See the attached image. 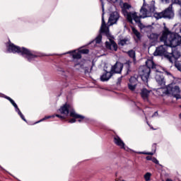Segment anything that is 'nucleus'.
I'll return each instance as SVG.
<instances>
[{
	"mask_svg": "<svg viewBox=\"0 0 181 181\" xmlns=\"http://www.w3.org/2000/svg\"><path fill=\"white\" fill-rule=\"evenodd\" d=\"M162 1V2H163L164 4H169V1H170V0H161Z\"/></svg>",
	"mask_w": 181,
	"mask_h": 181,
	"instance_id": "obj_43",
	"label": "nucleus"
},
{
	"mask_svg": "<svg viewBox=\"0 0 181 181\" xmlns=\"http://www.w3.org/2000/svg\"><path fill=\"white\" fill-rule=\"evenodd\" d=\"M122 81V76H120L117 78V86H119Z\"/></svg>",
	"mask_w": 181,
	"mask_h": 181,
	"instance_id": "obj_36",
	"label": "nucleus"
},
{
	"mask_svg": "<svg viewBox=\"0 0 181 181\" xmlns=\"http://www.w3.org/2000/svg\"><path fill=\"white\" fill-rule=\"evenodd\" d=\"M152 148H153V152L142 151V152H139V155H150L151 156H152V155H154L155 152H156V144H153L152 146Z\"/></svg>",
	"mask_w": 181,
	"mask_h": 181,
	"instance_id": "obj_21",
	"label": "nucleus"
},
{
	"mask_svg": "<svg viewBox=\"0 0 181 181\" xmlns=\"http://www.w3.org/2000/svg\"><path fill=\"white\" fill-rule=\"evenodd\" d=\"M172 33H173L169 30V28H168L166 26H164L162 35L160 37V41L163 42L164 45H168L169 42V37L170 36V35H172Z\"/></svg>",
	"mask_w": 181,
	"mask_h": 181,
	"instance_id": "obj_7",
	"label": "nucleus"
},
{
	"mask_svg": "<svg viewBox=\"0 0 181 181\" xmlns=\"http://www.w3.org/2000/svg\"><path fill=\"white\" fill-rule=\"evenodd\" d=\"M50 118H54V116H45L44 118H42V119H40V121H38V122H37V124L39 123V122H42V121H45V120H46V119H50Z\"/></svg>",
	"mask_w": 181,
	"mask_h": 181,
	"instance_id": "obj_30",
	"label": "nucleus"
},
{
	"mask_svg": "<svg viewBox=\"0 0 181 181\" xmlns=\"http://www.w3.org/2000/svg\"><path fill=\"white\" fill-rule=\"evenodd\" d=\"M102 11H103V13H102V22H103V18L104 19V14L105 13L104 12V4L102 2Z\"/></svg>",
	"mask_w": 181,
	"mask_h": 181,
	"instance_id": "obj_37",
	"label": "nucleus"
},
{
	"mask_svg": "<svg viewBox=\"0 0 181 181\" xmlns=\"http://www.w3.org/2000/svg\"><path fill=\"white\" fill-rule=\"evenodd\" d=\"M55 117H57V118H60V119H62V121L66 119V117L64 116H62V115H55Z\"/></svg>",
	"mask_w": 181,
	"mask_h": 181,
	"instance_id": "obj_35",
	"label": "nucleus"
},
{
	"mask_svg": "<svg viewBox=\"0 0 181 181\" xmlns=\"http://www.w3.org/2000/svg\"><path fill=\"white\" fill-rule=\"evenodd\" d=\"M136 86H138V78L134 76H132L129 78V82L128 83L129 90H130V91H135Z\"/></svg>",
	"mask_w": 181,
	"mask_h": 181,
	"instance_id": "obj_10",
	"label": "nucleus"
},
{
	"mask_svg": "<svg viewBox=\"0 0 181 181\" xmlns=\"http://www.w3.org/2000/svg\"><path fill=\"white\" fill-rule=\"evenodd\" d=\"M154 18L156 21L159 19H173L175 18V10H173V4H170L168 8L159 13H154Z\"/></svg>",
	"mask_w": 181,
	"mask_h": 181,
	"instance_id": "obj_4",
	"label": "nucleus"
},
{
	"mask_svg": "<svg viewBox=\"0 0 181 181\" xmlns=\"http://www.w3.org/2000/svg\"><path fill=\"white\" fill-rule=\"evenodd\" d=\"M132 33L136 36V37L138 39V40H141V33L135 28V27L132 28Z\"/></svg>",
	"mask_w": 181,
	"mask_h": 181,
	"instance_id": "obj_25",
	"label": "nucleus"
},
{
	"mask_svg": "<svg viewBox=\"0 0 181 181\" xmlns=\"http://www.w3.org/2000/svg\"><path fill=\"white\" fill-rule=\"evenodd\" d=\"M131 7V4H129L128 3H124L123 4L122 13H124V16L126 15L127 18L128 17V13H129L127 9H129Z\"/></svg>",
	"mask_w": 181,
	"mask_h": 181,
	"instance_id": "obj_19",
	"label": "nucleus"
},
{
	"mask_svg": "<svg viewBox=\"0 0 181 181\" xmlns=\"http://www.w3.org/2000/svg\"><path fill=\"white\" fill-rule=\"evenodd\" d=\"M141 18H141V16H138V15L136 14V12L127 13V20L129 23H132V21L134 20V22H136V23H139L140 25H142V23L141 22Z\"/></svg>",
	"mask_w": 181,
	"mask_h": 181,
	"instance_id": "obj_9",
	"label": "nucleus"
},
{
	"mask_svg": "<svg viewBox=\"0 0 181 181\" xmlns=\"http://www.w3.org/2000/svg\"><path fill=\"white\" fill-rule=\"evenodd\" d=\"M131 64H132V62L128 60L124 64H123V66H124L127 73L126 74H129L131 73Z\"/></svg>",
	"mask_w": 181,
	"mask_h": 181,
	"instance_id": "obj_22",
	"label": "nucleus"
},
{
	"mask_svg": "<svg viewBox=\"0 0 181 181\" xmlns=\"http://www.w3.org/2000/svg\"><path fill=\"white\" fill-rule=\"evenodd\" d=\"M167 91H169V88H167Z\"/></svg>",
	"mask_w": 181,
	"mask_h": 181,
	"instance_id": "obj_49",
	"label": "nucleus"
},
{
	"mask_svg": "<svg viewBox=\"0 0 181 181\" xmlns=\"http://www.w3.org/2000/svg\"><path fill=\"white\" fill-rule=\"evenodd\" d=\"M168 56H170V58H168V59L169 60V62H170V63H173V59L174 60H177V59L180 57L181 54L180 52H179L177 49H175L173 51L172 53H169Z\"/></svg>",
	"mask_w": 181,
	"mask_h": 181,
	"instance_id": "obj_14",
	"label": "nucleus"
},
{
	"mask_svg": "<svg viewBox=\"0 0 181 181\" xmlns=\"http://www.w3.org/2000/svg\"><path fill=\"white\" fill-rule=\"evenodd\" d=\"M110 42L108 41L105 42L106 49H107L108 50H112V47H113V50H115V52H117L118 50V45H117V42H115L114 40H110Z\"/></svg>",
	"mask_w": 181,
	"mask_h": 181,
	"instance_id": "obj_13",
	"label": "nucleus"
},
{
	"mask_svg": "<svg viewBox=\"0 0 181 181\" xmlns=\"http://www.w3.org/2000/svg\"><path fill=\"white\" fill-rule=\"evenodd\" d=\"M116 181H121L119 179H118V178H116V180H115Z\"/></svg>",
	"mask_w": 181,
	"mask_h": 181,
	"instance_id": "obj_48",
	"label": "nucleus"
},
{
	"mask_svg": "<svg viewBox=\"0 0 181 181\" xmlns=\"http://www.w3.org/2000/svg\"><path fill=\"white\" fill-rule=\"evenodd\" d=\"M79 64H80L79 63L76 64L74 65V67H76V66H78Z\"/></svg>",
	"mask_w": 181,
	"mask_h": 181,
	"instance_id": "obj_47",
	"label": "nucleus"
},
{
	"mask_svg": "<svg viewBox=\"0 0 181 181\" xmlns=\"http://www.w3.org/2000/svg\"><path fill=\"white\" fill-rule=\"evenodd\" d=\"M153 157H152V156H146V160H152V158H153Z\"/></svg>",
	"mask_w": 181,
	"mask_h": 181,
	"instance_id": "obj_39",
	"label": "nucleus"
},
{
	"mask_svg": "<svg viewBox=\"0 0 181 181\" xmlns=\"http://www.w3.org/2000/svg\"><path fill=\"white\" fill-rule=\"evenodd\" d=\"M101 2H103V0H100Z\"/></svg>",
	"mask_w": 181,
	"mask_h": 181,
	"instance_id": "obj_52",
	"label": "nucleus"
},
{
	"mask_svg": "<svg viewBox=\"0 0 181 181\" xmlns=\"http://www.w3.org/2000/svg\"><path fill=\"white\" fill-rule=\"evenodd\" d=\"M172 3L181 6V0H172Z\"/></svg>",
	"mask_w": 181,
	"mask_h": 181,
	"instance_id": "obj_32",
	"label": "nucleus"
},
{
	"mask_svg": "<svg viewBox=\"0 0 181 181\" xmlns=\"http://www.w3.org/2000/svg\"><path fill=\"white\" fill-rule=\"evenodd\" d=\"M168 47H177L181 45V36L176 33H173L168 37Z\"/></svg>",
	"mask_w": 181,
	"mask_h": 181,
	"instance_id": "obj_5",
	"label": "nucleus"
},
{
	"mask_svg": "<svg viewBox=\"0 0 181 181\" xmlns=\"http://www.w3.org/2000/svg\"><path fill=\"white\" fill-rule=\"evenodd\" d=\"M127 54H128V56L133 59L134 62L136 61V53L134 49H130L129 50Z\"/></svg>",
	"mask_w": 181,
	"mask_h": 181,
	"instance_id": "obj_24",
	"label": "nucleus"
},
{
	"mask_svg": "<svg viewBox=\"0 0 181 181\" xmlns=\"http://www.w3.org/2000/svg\"><path fill=\"white\" fill-rule=\"evenodd\" d=\"M79 53L81 54H88L90 53V49H79Z\"/></svg>",
	"mask_w": 181,
	"mask_h": 181,
	"instance_id": "obj_27",
	"label": "nucleus"
},
{
	"mask_svg": "<svg viewBox=\"0 0 181 181\" xmlns=\"http://www.w3.org/2000/svg\"><path fill=\"white\" fill-rule=\"evenodd\" d=\"M139 27L140 29H144V24L141 25L140 23H139Z\"/></svg>",
	"mask_w": 181,
	"mask_h": 181,
	"instance_id": "obj_44",
	"label": "nucleus"
},
{
	"mask_svg": "<svg viewBox=\"0 0 181 181\" xmlns=\"http://www.w3.org/2000/svg\"><path fill=\"white\" fill-rule=\"evenodd\" d=\"M5 98H6V100H8V101H10V103L13 100V99L11 98V97H9V96H5Z\"/></svg>",
	"mask_w": 181,
	"mask_h": 181,
	"instance_id": "obj_40",
	"label": "nucleus"
},
{
	"mask_svg": "<svg viewBox=\"0 0 181 181\" xmlns=\"http://www.w3.org/2000/svg\"><path fill=\"white\" fill-rule=\"evenodd\" d=\"M114 143L117 146H120L122 149H125V143L117 135L114 137Z\"/></svg>",
	"mask_w": 181,
	"mask_h": 181,
	"instance_id": "obj_16",
	"label": "nucleus"
},
{
	"mask_svg": "<svg viewBox=\"0 0 181 181\" xmlns=\"http://www.w3.org/2000/svg\"><path fill=\"white\" fill-rule=\"evenodd\" d=\"M11 104H12V105L14 107V108H16V110H18V105L16 104V103H15V101L13 100L12 101L10 102Z\"/></svg>",
	"mask_w": 181,
	"mask_h": 181,
	"instance_id": "obj_34",
	"label": "nucleus"
},
{
	"mask_svg": "<svg viewBox=\"0 0 181 181\" xmlns=\"http://www.w3.org/2000/svg\"><path fill=\"white\" fill-rule=\"evenodd\" d=\"M7 50L8 53H17L18 54H21L23 57L27 59L28 62H33L35 59H37L39 55L35 54L30 49L23 47H21L19 46L16 45L15 44L9 41L7 45Z\"/></svg>",
	"mask_w": 181,
	"mask_h": 181,
	"instance_id": "obj_3",
	"label": "nucleus"
},
{
	"mask_svg": "<svg viewBox=\"0 0 181 181\" xmlns=\"http://www.w3.org/2000/svg\"><path fill=\"white\" fill-rule=\"evenodd\" d=\"M20 117H21V118L23 121H25V122H26V119L25 118V116L23 115H23H21Z\"/></svg>",
	"mask_w": 181,
	"mask_h": 181,
	"instance_id": "obj_41",
	"label": "nucleus"
},
{
	"mask_svg": "<svg viewBox=\"0 0 181 181\" xmlns=\"http://www.w3.org/2000/svg\"><path fill=\"white\" fill-rule=\"evenodd\" d=\"M151 161L153 163H156V165H159V160H158V159H156V158L153 157V158L151 159Z\"/></svg>",
	"mask_w": 181,
	"mask_h": 181,
	"instance_id": "obj_33",
	"label": "nucleus"
},
{
	"mask_svg": "<svg viewBox=\"0 0 181 181\" xmlns=\"http://www.w3.org/2000/svg\"><path fill=\"white\" fill-rule=\"evenodd\" d=\"M152 176V174H151V173H146L144 175V179L146 181H149L151 180V177Z\"/></svg>",
	"mask_w": 181,
	"mask_h": 181,
	"instance_id": "obj_29",
	"label": "nucleus"
},
{
	"mask_svg": "<svg viewBox=\"0 0 181 181\" xmlns=\"http://www.w3.org/2000/svg\"><path fill=\"white\" fill-rule=\"evenodd\" d=\"M128 42V40L127 38L122 39L120 40V45L121 46H125L127 45V42Z\"/></svg>",
	"mask_w": 181,
	"mask_h": 181,
	"instance_id": "obj_31",
	"label": "nucleus"
},
{
	"mask_svg": "<svg viewBox=\"0 0 181 181\" xmlns=\"http://www.w3.org/2000/svg\"><path fill=\"white\" fill-rule=\"evenodd\" d=\"M118 19H119V13H118L117 11H114L110 13L108 23H110V25H114L118 22Z\"/></svg>",
	"mask_w": 181,
	"mask_h": 181,
	"instance_id": "obj_11",
	"label": "nucleus"
},
{
	"mask_svg": "<svg viewBox=\"0 0 181 181\" xmlns=\"http://www.w3.org/2000/svg\"><path fill=\"white\" fill-rule=\"evenodd\" d=\"M165 181H173V180H172V179L170 178H168Z\"/></svg>",
	"mask_w": 181,
	"mask_h": 181,
	"instance_id": "obj_46",
	"label": "nucleus"
},
{
	"mask_svg": "<svg viewBox=\"0 0 181 181\" xmlns=\"http://www.w3.org/2000/svg\"><path fill=\"white\" fill-rule=\"evenodd\" d=\"M148 39H150V40H152L153 42H158V39H159V34L152 33L148 35Z\"/></svg>",
	"mask_w": 181,
	"mask_h": 181,
	"instance_id": "obj_23",
	"label": "nucleus"
},
{
	"mask_svg": "<svg viewBox=\"0 0 181 181\" xmlns=\"http://www.w3.org/2000/svg\"><path fill=\"white\" fill-rule=\"evenodd\" d=\"M151 91L152 90H149L148 89H146V88H144L141 90V98L144 100V101H149V94H151Z\"/></svg>",
	"mask_w": 181,
	"mask_h": 181,
	"instance_id": "obj_15",
	"label": "nucleus"
},
{
	"mask_svg": "<svg viewBox=\"0 0 181 181\" xmlns=\"http://www.w3.org/2000/svg\"><path fill=\"white\" fill-rule=\"evenodd\" d=\"M112 76L114 75L111 73V71H105V73L100 76V80L102 81H108Z\"/></svg>",
	"mask_w": 181,
	"mask_h": 181,
	"instance_id": "obj_18",
	"label": "nucleus"
},
{
	"mask_svg": "<svg viewBox=\"0 0 181 181\" xmlns=\"http://www.w3.org/2000/svg\"><path fill=\"white\" fill-rule=\"evenodd\" d=\"M180 108H181V105H180Z\"/></svg>",
	"mask_w": 181,
	"mask_h": 181,
	"instance_id": "obj_51",
	"label": "nucleus"
},
{
	"mask_svg": "<svg viewBox=\"0 0 181 181\" xmlns=\"http://www.w3.org/2000/svg\"><path fill=\"white\" fill-rule=\"evenodd\" d=\"M168 47H169L168 44H164L163 45H160L156 47L154 52V56H164L166 59H170L169 53L168 52Z\"/></svg>",
	"mask_w": 181,
	"mask_h": 181,
	"instance_id": "obj_6",
	"label": "nucleus"
},
{
	"mask_svg": "<svg viewBox=\"0 0 181 181\" xmlns=\"http://www.w3.org/2000/svg\"><path fill=\"white\" fill-rule=\"evenodd\" d=\"M163 68L156 64L153 59H147L146 61V66H142L140 69L139 74L141 77V80L144 82H148V78L151 76V73H156L155 78L158 86L165 87L166 84V80L163 73Z\"/></svg>",
	"mask_w": 181,
	"mask_h": 181,
	"instance_id": "obj_1",
	"label": "nucleus"
},
{
	"mask_svg": "<svg viewBox=\"0 0 181 181\" xmlns=\"http://www.w3.org/2000/svg\"><path fill=\"white\" fill-rule=\"evenodd\" d=\"M100 33H105L107 37H111V33H110V28H107L105 23V20L103 18V22L100 28Z\"/></svg>",
	"mask_w": 181,
	"mask_h": 181,
	"instance_id": "obj_12",
	"label": "nucleus"
},
{
	"mask_svg": "<svg viewBox=\"0 0 181 181\" xmlns=\"http://www.w3.org/2000/svg\"><path fill=\"white\" fill-rule=\"evenodd\" d=\"M156 114H158V112H155L152 117H155V115H156Z\"/></svg>",
	"mask_w": 181,
	"mask_h": 181,
	"instance_id": "obj_45",
	"label": "nucleus"
},
{
	"mask_svg": "<svg viewBox=\"0 0 181 181\" xmlns=\"http://www.w3.org/2000/svg\"><path fill=\"white\" fill-rule=\"evenodd\" d=\"M69 53H71V55L74 59L78 60L81 59V54L80 53V51H72Z\"/></svg>",
	"mask_w": 181,
	"mask_h": 181,
	"instance_id": "obj_20",
	"label": "nucleus"
},
{
	"mask_svg": "<svg viewBox=\"0 0 181 181\" xmlns=\"http://www.w3.org/2000/svg\"><path fill=\"white\" fill-rule=\"evenodd\" d=\"M16 111L18 112V115H22V112H21V110L19 109V107H18V109H16Z\"/></svg>",
	"mask_w": 181,
	"mask_h": 181,
	"instance_id": "obj_38",
	"label": "nucleus"
},
{
	"mask_svg": "<svg viewBox=\"0 0 181 181\" xmlns=\"http://www.w3.org/2000/svg\"><path fill=\"white\" fill-rule=\"evenodd\" d=\"M147 124H149V122H147Z\"/></svg>",
	"mask_w": 181,
	"mask_h": 181,
	"instance_id": "obj_50",
	"label": "nucleus"
},
{
	"mask_svg": "<svg viewBox=\"0 0 181 181\" xmlns=\"http://www.w3.org/2000/svg\"><path fill=\"white\" fill-rule=\"evenodd\" d=\"M117 1L118 0H109V2H110V4H115Z\"/></svg>",
	"mask_w": 181,
	"mask_h": 181,
	"instance_id": "obj_42",
	"label": "nucleus"
},
{
	"mask_svg": "<svg viewBox=\"0 0 181 181\" xmlns=\"http://www.w3.org/2000/svg\"><path fill=\"white\" fill-rule=\"evenodd\" d=\"M101 40H103V35L101 34H99L95 38V43H101Z\"/></svg>",
	"mask_w": 181,
	"mask_h": 181,
	"instance_id": "obj_28",
	"label": "nucleus"
},
{
	"mask_svg": "<svg viewBox=\"0 0 181 181\" xmlns=\"http://www.w3.org/2000/svg\"><path fill=\"white\" fill-rule=\"evenodd\" d=\"M124 69V64L116 62V63L112 66L110 69V73L112 74H121L122 73V69Z\"/></svg>",
	"mask_w": 181,
	"mask_h": 181,
	"instance_id": "obj_8",
	"label": "nucleus"
},
{
	"mask_svg": "<svg viewBox=\"0 0 181 181\" xmlns=\"http://www.w3.org/2000/svg\"><path fill=\"white\" fill-rule=\"evenodd\" d=\"M170 91L173 94H175V93H180V88H179L178 86H175L174 88H170Z\"/></svg>",
	"mask_w": 181,
	"mask_h": 181,
	"instance_id": "obj_26",
	"label": "nucleus"
},
{
	"mask_svg": "<svg viewBox=\"0 0 181 181\" xmlns=\"http://www.w3.org/2000/svg\"><path fill=\"white\" fill-rule=\"evenodd\" d=\"M145 6H146V4L144 3L142 7L140 9V13L141 14L140 16V18H142L143 19L145 18H148V14L149 13V11H148L146 8H145Z\"/></svg>",
	"mask_w": 181,
	"mask_h": 181,
	"instance_id": "obj_17",
	"label": "nucleus"
},
{
	"mask_svg": "<svg viewBox=\"0 0 181 181\" xmlns=\"http://www.w3.org/2000/svg\"><path fill=\"white\" fill-rule=\"evenodd\" d=\"M58 112H60V114H63L66 117L69 114V117L71 118L68 121L69 124H74L77 122H85L86 124H88V122H90L89 118L86 117L85 116H83L81 115H78L77 112H76L74 107L70 103H66L62 106H61L60 108L58 110Z\"/></svg>",
	"mask_w": 181,
	"mask_h": 181,
	"instance_id": "obj_2",
	"label": "nucleus"
}]
</instances>
